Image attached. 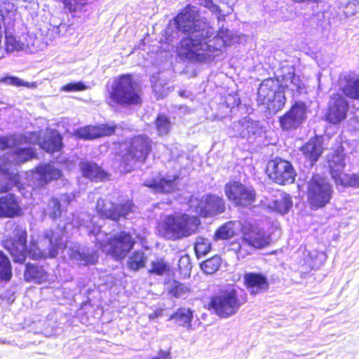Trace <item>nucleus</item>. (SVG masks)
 Masks as SVG:
<instances>
[{"instance_id":"1","label":"nucleus","mask_w":359,"mask_h":359,"mask_svg":"<svg viewBox=\"0 0 359 359\" xmlns=\"http://www.w3.org/2000/svg\"><path fill=\"white\" fill-rule=\"evenodd\" d=\"M198 17L196 8L187 6L175 18L177 29L189 34L181 40L177 53L194 62L210 64L220 57L224 46L237 42L238 36L223 25L215 34L212 28L197 20Z\"/></svg>"},{"instance_id":"2","label":"nucleus","mask_w":359,"mask_h":359,"mask_svg":"<svg viewBox=\"0 0 359 359\" xmlns=\"http://www.w3.org/2000/svg\"><path fill=\"white\" fill-rule=\"evenodd\" d=\"M134 205L127 201L121 206H118L110 201L99 199L96 205L97 216L91 217L87 213L82 212L79 215H73L72 224L74 227H85L89 234L95 236L96 244L107 255L115 259H122L126 257L133 248L135 241L130 233L121 231L107 238L105 243L102 239L106 236L102 232L101 228L104 223V219L118 221L121 217L130 218V215L134 212Z\"/></svg>"},{"instance_id":"3","label":"nucleus","mask_w":359,"mask_h":359,"mask_svg":"<svg viewBox=\"0 0 359 359\" xmlns=\"http://www.w3.org/2000/svg\"><path fill=\"white\" fill-rule=\"evenodd\" d=\"M27 232L25 229H15L13 238L4 242V248L10 252L14 262L23 263L27 257L32 259L55 257L60 250L67 248L62 238L51 230L44 232V238L39 243L32 242L29 248L26 245Z\"/></svg>"},{"instance_id":"4","label":"nucleus","mask_w":359,"mask_h":359,"mask_svg":"<svg viewBox=\"0 0 359 359\" xmlns=\"http://www.w3.org/2000/svg\"><path fill=\"white\" fill-rule=\"evenodd\" d=\"M8 137H22L18 144L6 149H14L11 154H4L0 158V193L8 191L19 181L16 165L34 157L35 152L32 147L19 149L23 143L35 144L38 142V136L35 133L26 135H12Z\"/></svg>"},{"instance_id":"5","label":"nucleus","mask_w":359,"mask_h":359,"mask_svg":"<svg viewBox=\"0 0 359 359\" xmlns=\"http://www.w3.org/2000/svg\"><path fill=\"white\" fill-rule=\"evenodd\" d=\"M200 224L196 216L175 214L163 217L158 223V231L165 238L175 241L194 233Z\"/></svg>"},{"instance_id":"6","label":"nucleus","mask_w":359,"mask_h":359,"mask_svg":"<svg viewBox=\"0 0 359 359\" xmlns=\"http://www.w3.org/2000/svg\"><path fill=\"white\" fill-rule=\"evenodd\" d=\"M111 102L121 104H139L141 103L140 90L131 74H123L116 78L108 88Z\"/></svg>"},{"instance_id":"7","label":"nucleus","mask_w":359,"mask_h":359,"mask_svg":"<svg viewBox=\"0 0 359 359\" xmlns=\"http://www.w3.org/2000/svg\"><path fill=\"white\" fill-rule=\"evenodd\" d=\"M242 305L234 285H229L214 294L210 302V309L222 318L236 314Z\"/></svg>"},{"instance_id":"8","label":"nucleus","mask_w":359,"mask_h":359,"mask_svg":"<svg viewBox=\"0 0 359 359\" xmlns=\"http://www.w3.org/2000/svg\"><path fill=\"white\" fill-rule=\"evenodd\" d=\"M285 100L284 91L278 81L269 79L260 84L257 92V101L266 105L270 113L276 114L282 109Z\"/></svg>"},{"instance_id":"9","label":"nucleus","mask_w":359,"mask_h":359,"mask_svg":"<svg viewBox=\"0 0 359 359\" xmlns=\"http://www.w3.org/2000/svg\"><path fill=\"white\" fill-rule=\"evenodd\" d=\"M332 185L320 175H314L307 186L308 202L314 209L323 208L332 198Z\"/></svg>"},{"instance_id":"10","label":"nucleus","mask_w":359,"mask_h":359,"mask_svg":"<svg viewBox=\"0 0 359 359\" xmlns=\"http://www.w3.org/2000/svg\"><path fill=\"white\" fill-rule=\"evenodd\" d=\"M151 148V141L145 135L133 137L129 142L128 154L123 156V163L126 165L124 170L130 171L137 161L143 162L147 158Z\"/></svg>"},{"instance_id":"11","label":"nucleus","mask_w":359,"mask_h":359,"mask_svg":"<svg viewBox=\"0 0 359 359\" xmlns=\"http://www.w3.org/2000/svg\"><path fill=\"white\" fill-rule=\"evenodd\" d=\"M189 207L203 217L215 216L225 210L223 198L211 194L204 196L201 199L192 196L189 200Z\"/></svg>"},{"instance_id":"12","label":"nucleus","mask_w":359,"mask_h":359,"mask_svg":"<svg viewBox=\"0 0 359 359\" xmlns=\"http://www.w3.org/2000/svg\"><path fill=\"white\" fill-rule=\"evenodd\" d=\"M242 229L243 243L238 250V256L243 257L249 253L244 250L245 245L251 250L252 248H264L269 244L270 238L259 227L249 224L243 226Z\"/></svg>"},{"instance_id":"13","label":"nucleus","mask_w":359,"mask_h":359,"mask_svg":"<svg viewBox=\"0 0 359 359\" xmlns=\"http://www.w3.org/2000/svg\"><path fill=\"white\" fill-rule=\"evenodd\" d=\"M266 172L270 179L279 184H292L295 180L296 173L291 163L279 158L268 162Z\"/></svg>"},{"instance_id":"14","label":"nucleus","mask_w":359,"mask_h":359,"mask_svg":"<svg viewBox=\"0 0 359 359\" xmlns=\"http://www.w3.org/2000/svg\"><path fill=\"white\" fill-rule=\"evenodd\" d=\"M330 173L337 185L344 187H358L359 176L348 175L343 172L345 166L344 156L342 151H337L329 160Z\"/></svg>"},{"instance_id":"15","label":"nucleus","mask_w":359,"mask_h":359,"mask_svg":"<svg viewBox=\"0 0 359 359\" xmlns=\"http://www.w3.org/2000/svg\"><path fill=\"white\" fill-rule=\"evenodd\" d=\"M225 194L228 199L238 206H250L255 200V192L252 188L236 181L226 184Z\"/></svg>"},{"instance_id":"16","label":"nucleus","mask_w":359,"mask_h":359,"mask_svg":"<svg viewBox=\"0 0 359 359\" xmlns=\"http://www.w3.org/2000/svg\"><path fill=\"white\" fill-rule=\"evenodd\" d=\"M307 108L303 102L295 103L279 122L283 130H292L299 128L306 118Z\"/></svg>"},{"instance_id":"17","label":"nucleus","mask_w":359,"mask_h":359,"mask_svg":"<svg viewBox=\"0 0 359 359\" xmlns=\"http://www.w3.org/2000/svg\"><path fill=\"white\" fill-rule=\"evenodd\" d=\"M231 130L232 131H229L230 135L246 139L250 142H253L262 133L259 123L247 117L233 123Z\"/></svg>"},{"instance_id":"18","label":"nucleus","mask_w":359,"mask_h":359,"mask_svg":"<svg viewBox=\"0 0 359 359\" xmlns=\"http://www.w3.org/2000/svg\"><path fill=\"white\" fill-rule=\"evenodd\" d=\"M39 40L34 36H22L17 37L9 32H6L5 46L7 52L25 50L30 53L39 49Z\"/></svg>"},{"instance_id":"19","label":"nucleus","mask_w":359,"mask_h":359,"mask_svg":"<svg viewBox=\"0 0 359 359\" xmlns=\"http://www.w3.org/2000/svg\"><path fill=\"white\" fill-rule=\"evenodd\" d=\"M348 110V103L346 99L339 94H334L330 98L327 119L329 122L337 124L346 118Z\"/></svg>"},{"instance_id":"20","label":"nucleus","mask_w":359,"mask_h":359,"mask_svg":"<svg viewBox=\"0 0 359 359\" xmlns=\"http://www.w3.org/2000/svg\"><path fill=\"white\" fill-rule=\"evenodd\" d=\"M114 125L102 124L99 126H88L77 129L74 135L80 139L93 140L102 136L111 135L115 132Z\"/></svg>"},{"instance_id":"21","label":"nucleus","mask_w":359,"mask_h":359,"mask_svg":"<svg viewBox=\"0 0 359 359\" xmlns=\"http://www.w3.org/2000/svg\"><path fill=\"white\" fill-rule=\"evenodd\" d=\"M244 282L249 292L254 295L267 291L269 286L267 278L262 273H247Z\"/></svg>"},{"instance_id":"22","label":"nucleus","mask_w":359,"mask_h":359,"mask_svg":"<svg viewBox=\"0 0 359 359\" xmlns=\"http://www.w3.org/2000/svg\"><path fill=\"white\" fill-rule=\"evenodd\" d=\"M22 210L14 194L0 197V218L14 217L21 214Z\"/></svg>"},{"instance_id":"23","label":"nucleus","mask_w":359,"mask_h":359,"mask_svg":"<svg viewBox=\"0 0 359 359\" xmlns=\"http://www.w3.org/2000/svg\"><path fill=\"white\" fill-rule=\"evenodd\" d=\"M178 178V176L166 175L162 178L147 180L144 185L151 188L155 193H170L176 189Z\"/></svg>"},{"instance_id":"24","label":"nucleus","mask_w":359,"mask_h":359,"mask_svg":"<svg viewBox=\"0 0 359 359\" xmlns=\"http://www.w3.org/2000/svg\"><path fill=\"white\" fill-rule=\"evenodd\" d=\"M278 81L281 82V86L290 88L292 90L302 88V82L294 74V69L290 66H285L277 72Z\"/></svg>"},{"instance_id":"25","label":"nucleus","mask_w":359,"mask_h":359,"mask_svg":"<svg viewBox=\"0 0 359 359\" xmlns=\"http://www.w3.org/2000/svg\"><path fill=\"white\" fill-rule=\"evenodd\" d=\"M301 151L306 158L310 165H313L319 158L323 153V145L321 137H314L309 140L301 148Z\"/></svg>"},{"instance_id":"26","label":"nucleus","mask_w":359,"mask_h":359,"mask_svg":"<svg viewBox=\"0 0 359 359\" xmlns=\"http://www.w3.org/2000/svg\"><path fill=\"white\" fill-rule=\"evenodd\" d=\"M61 171L51 164H41L36 168L34 177L39 180V185H43L50 181L59 179Z\"/></svg>"},{"instance_id":"27","label":"nucleus","mask_w":359,"mask_h":359,"mask_svg":"<svg viewBox=\"0 0 359 359\" xmlns=\"http://www.w3.org/2000/svg\"><path fill=\"white\" fill-rule=\"evenodd\" d=\"M72 200L69 194H61L59 198H52L48 205L47 212L52 219H56L61 216L63 209Z\"/></svg>"},{"instance_id":"28","label":"nucleus","mask_w":359,"mask_h":359,"mask_svg":"<svg viewBox=\"0 0 359 359\" xmlns=\"http://www.w3.org/2000/svg\"><path fill=\"white\" fill-rule=\"evenodd\" d=\"M24 278L27 282L42 283L48 280V275L41 266L27 264L24 273Z\"/></svg>"},{"instance_id":"29","label":"nucleus","mask_w":359,"mask_h":359,"mask_svg":"<svg viewBox=\"0 0 359 359\" xmlns=\"http://www.w3.org/2000/svg\"><path fill=\"white\" fill-rule=\"evenodd\" d=\"M341 80L344 94L351 99L359 100V78L354 79L351 75H345Z\"/></svg>"},{"instance_id":"30","label":"nucleus","mask_w":359,"mask_h":359,"mask_svg":"<svg viewBox=\"0 0 359 359\" xmlns=\"http://www.w3.org/2000/svg\"><path fill=\"white\" fill-rule=\"evenodd\" d=\"M80 168L83 176L91 180H101L106 177L105 172L93 162L81 161Z\"/></svg>"},{"instance_id":"31","label":"nucleus","mask_w":359,"mask_h":359,"mask_svg":"<svg viewBox=\"0 0 359 359\" xmlns=\"http://www.w3.org/2000/svg\"><path fill=\"white\" fill-rule=\"evenodd\" d=\"M193 319V311L187 308H180L170 317L177 325L182 326L187 330H191V321Z\"/></svg>"},{"instance_id":"32","label":"nucleus","mask_w":359,"mask_h":359,"mask_svg":"<svg viewBox=\"0 0 359 359\" xmlns=\"http://www.w3.org/2000/svg\"><path fill=\"white\" fill-rule=\"evenodd\" d=\"M242 224L238 221H230L219 227L215 232L217 239L225 240L233 237L241 229Z\"/></svg>"},{"instance_id":"33","label":"nucleus","mask_w":359,"mask_h":359,"mask_svg":"<svg viewBox=\"0 0 359 359\" xmlns=\"http://www.w3.org/2000/svg\"><path fill=\"white\" fill-rule=\"evenodd\" d=\"M292 206V201L289 194L281 193L276 199L269 205V207L282 215L287 213Z\"/></svg>"},{"instance_id":"34","label":"nucleus","mask_w":359,"mask_h":359,"mask_svg":"<svg viewBox=\"0 0 359 359\" xmlns=\"http://www.w3.org/2000/svg\"><path fill=\"white\" fill-rule=\"evenodd\" d=\"M41 147L47 152L58 151L62 147V137L57 132H53L41 144Z\"/></svg>"},{"instance_id":"35","label":"nucleus","mask_w":359,"mask_h":359,"mask_svg":"<svg viewBox=\"0 0 359 359\" xmlns=\"http://www.w3.org/2000/svg\"><path fill=\"white\" fill-rule=\"evenodd\" d=\"M71 257L76 260L83 262L84 264H93L98 259L97 254L94 250L88 248L74 250Z\"/></svg>"},{"instance_id":"36","label":"nucleus","mask_w":359,"mask_h":359,"mask_svg":"<svg viewBox=\"0 0 359 359\" xmlns=\"http://www.w3.org/2000/svg\"><path fill=\"white\" fill-rule=\"evenodd\" d=\"M147 257L144 252L141 250L134 252L129 257L128 261V266L129 269L133 271H137L140 268L145 266Z\"/></svg>"},{"instance_id":"37","label":"nucleus","mask_w":359,"mask_h":359,"mask_svg":"<svg viewBox=\"0 0 359 359\" xmlns=\"http://www.w3.org/2000/svg\"><path fill=\"white\" fill-rule=\"evenodd\" d=\"M167 290L170 294L177 298L184 297L189 292V288L186 285L176 280L168 284Z\"/></svg>"},{"instance_id":"38","label":"nucleus","mask_w":359,"mask_h":359,"mask_svg":"<svg viewBox=\"0 0 359 359\" xmlns=\"http://www.w3.org/2000/svg\"><path fill=\"white\" fill-rule=\"evenodd\" d=\"M11 276L10 260L3 252H0V280H8Z\"/></svg>"},{"instance_id":"39","label":"nucleus","mask_w":359,"mask_h":359,"mask_svg":"<svg viewBox=\"0 0 359 359\" xmlns=\"http://www.w3.org/2000/svg\"><path fill=\"white\" fill-rule=\"evenodd\" d=\"M221 263V258L218 256H214L205 260L201 264V269L207 274H213L219 269Z\"/></svg>"},{"instance_id":"40","label":"nucleus","mask_w":359,"mask_h":359,"mask_svg":"<svg viewBox=\"0 0 359 359\" xmlns=\"http://www.w3.org/2000/svg\"><path fill=\"white\" fill-rule=\"evenodd\" d=\"M157 131L160 135H167L170 129L169 119L165 116H158L156 121Z\"/></svg>"},{"instance_id":"41","label":"nucleus","mask_w":359,"mask_h":359,"mask_svg":"<svg viewBox=\"0 0 359 359\" xmlns=\"http://www.w3.org/2000/svg\"><path fill=\"white\" fill-rule=\"evenodd\" d=\"M210 250V243L208 239L198 238L195 243V250L197 255H205Z\"/></svg>"},{"instance_id":"42","label":"nucleus","mask_w":359,"mask_h":359,"mask_svg":"<svg viewBox=\"0 0 359 359\" xmlns=\"http://www.w3.org/2000/svg\"><path fill=\"white\" fill-rule=\"evenodd\" d=\"M1 83H4L7 85H11L14 86H34V84L32 83L31 86L29 85L28 83L23 81L20 79L15 76H5L0 79Z\"/></svg>"},{"instance_id":"43","label":"nucleus","mask_w":359,"mask_h":359,"mask_svg":"<svg viewBox=\"0 0 359 359\" xmlns=\"http://www.w3.org/2000/svg\"><path fill=\"white\" fill-rule=\"evenodd\" d=\"M168 269V266L163 259H156L151 262L150 272L157 275H163Z\"/></svg>"},{"instance_id":"44","label":"nucleus","mask_w":359,"mask_h":359,"mask_svg":"<svg viewBox=\"0 0 359 359\" xmlns=\"http://www.w3.org/2000/svg\"><path fill=\"white\" fill-rule=\"evenodd\" d=\"M86 88V86L83 82L79 81L64 85L61 90L65 92H74L85 90Z\"/></svg>"},{"instance_id":"45","label":"nucleus","mask_w":359,"mask_h":359,"mask_svg":"<svg viewBox=\"0 0 359 359\" xmlns=\"http://www.w3.org/2000/svg\"><path fill=\"white\" fill-rule=\"evenodd\" d=\"M22 137H0V151H4V149L7 147H11L13 145H15L18 144V141Z\"/></svg>"},{"instance_id":"46","label":"nucleus","mask_w":359,"mask_h":359,"mask_svg":"<svg viewBox=\"0 0 359 359\" xmlns=\"http://www.w3.org/2000/svg\"><path fill=\"white\" fill-rule=\"evenodd\" d=\"M359 12V1H353L347 4L344 9V13L346 16H352Z\"/></svg>"},{"instance_id":"47","label":"nucleus","mask_w":359,"mask_h":359,"mask_svg":"<svg viewBox=\"0 0 359 359\" xmlns=\"http://www.w3.org/2000/svg\"><path fill=\"white\" fill-rule=\"evenodd\" d=\"M70 11H76L85 4V0H62Z\"/></svg>"},{"instance_id":"48","label":"nucleus","mask_w":359,"mask_h":359,"mask_svg":"<svg viewBox=\"0 0 359 359\" xmlns=\"http://www.w3.org/2000/svg\"><path fill=\"white\" fill-rule=\"evenodd\" d=\"M178 265L180 270L184 271L186 273L189 271L191 269L189 257L188 255L181 257Z\"/></svg>"},{"instance_id":"49","label":"nucleus","mask_w":359,"mask_h":359,"mask_svg":"<svg viewBox=\"0 0 359 359\" xmlns=\"http://www.w3.org/2000/svg\"><path fill=\"white\" fill-rule=\"evenodd\" d=\"M152 88L158 98L163 97L167 93L165 87L158 82L153 83Z\"/></svg>"},{"instance_id":"50","label":"nucleus","mask_w":359,"mask_h":359,"mask_svg":"<svg viewBox=\"0 0 359 359\" xmlns=\"http://www.w3.org/2000/svg\"><path fill=\"white\" fill-rule=\"evenodd\" d=\"M210 10L212 13L217 14V20L219 24H220L224 20L225 15L224 14H222L221 13V10L217 5L213 4L212 6H211V8H210Z\"/></svg>"},{"instance_id":"51","label":"nucleus","mask_w":359,"mask_h":359,"mask_svg":"<svg viewBox=\"0 0 359 359\" xmlns=\"http://www.w3.org/2000/svg\"><path fill=\"white\" fill-rule=\"evenodd\" d=\"M163 314V310L161 309H157L154 312L149 314V318L150 320H154Z\"/></svg>"},{"instance_id":"52","label":"nucleus","mask_w":359,"mask_h":359,"mask_svg":"<svg viewBox=\"0 0 359 359\" xmlns=\"http://www.w3.org/2000/svg\"><path fill=\"white\" fill-rule=\"evenodd\" d=\"M151 359H170V355L168 351H161L156 357Z\"/></svg>"},{"instance_id":"53","label":"nucleus","mask_w":359,"mask_h":359,"mask_svg":"<svg viewBox=\"0 0 359 359\" xmlns=\"http://www.w3.org/2000/svg\"><path fill=\"white\" fill-rule=\"evenodd\" d=\"M215 4L212 0H205V6L210 9Z\"/></svg>"}]
</instances>
